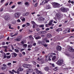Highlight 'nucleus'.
Masks as SVG:
<instances>
[{
    "label": "nucleus",
    "instance_id": "obj_1",
    "mask_svg": "<svg viewBox=\"0 0 74 74\" xmlns=\"http://www.w3.org/2000/svg\"><path fill=\"white\" fill-rule=\"evenodd\" d=\"M21 12H16L14 16L15 18H19V16H21Z\"/></svg>",
    "mask_w": 74,
    "mask_h": 74
},
{
    "label": "nucleus",
    "instance_id": "obj_2",
    "mask_svg": "<svg viewBox=\"0 0 74 74\" xmlns=\"http://www.w3.org/2000/svg\"><path fill=\"white\" fill-rule=\"evenodd\" d=\"M53 7L54 8H57V7H60V4L56 3L55 2L53 4Z\"/></svg>",
    "mask_w": 74,
    "mask_h": 74
},
{
    "label": "nucleus",
    "instance_id": "obj_3",
    "mask_svg": "<svg viewBox=\"0 0 74 74\" xmlns=\"http://www.w3.org/2000/svg\"><path fill=\"white\" fill-rule=\"evenodd\" d=\"M5 19L6 21H9L11 19V16L8 15L5 17Z\"/></svg>",
    "mask_w": 74,
    "mask_h": 74
},
{
    "label": "nucleus",
    "instance_id": "obj_4",
    "mask_svg": "<svg viewBox=\"0 0 74 74\" xmlns=\"http://www.w3.org/2000/svg\"><path fill=\"white\" fill-rule=\"evenodd\" d=\"M67 10H69V9H65L64 8H61V10L63 12H66Z\"/></svg>",
    "mask_w": 74,
    "mask_h": 74
},
{
    "label": "nucleus",
    "instance_id": "obj_5",
    "mask_svg": "<svg viewBox=\"0 0 74 74\" xmlns=\"http://www.w3.org/2000/svg\"><path fill=\"white\" fill-rule=\"evenodd\" d=\"M69 51L70 52H74V49H73V47H70L69 48Z\"/></svg>",
    "mask_w": 74,
    "mask_h": 74
},
{
    "label": "nucleus",
    "instance_id": "obj_6",
    "mask_svg": "<svg viewBox=\"0 0 74 74\" xmlns=\"http://www.w3.org/2000/svg\"><path fill=\"white\" fill-rule=\"evenodd\" d=\"M30 14V13L29 12H27L25 13H24L23 14V15L24 16H28Z\"/></svg>",
    "mask_w": 74,
    "mask_h": 74
},
{
    "label": "nucleus",
    "instance_id": "obj_7",
    "mask_svg": "<svg viewBox=\"0 0 74 74\" xmlns=\"http://www.w3.org/2000/svg\"><path fill=\"white\" fill-rule=\"evenodd\" d=\"M23 69L21 68H19L17 70V74H19V72L20 71H23Z\"/></svg>",
    "mask_w": 74,
    "mask_h": 74
},
{
    "label": "nucleus",
    "instance_id": "obj_8",
    "mask_svg": "<svg viewBox=\"0 0 74 74\" xmlns=\"http://www.w3.org/2000/svg\"><path fill=\"white\" fill-rule=\"evenodd\" d=\"M17 56V54L16 53H12V57H13V58H15V57H16V56Z\"/></svg>",
    "mask_w": 74,
    "mask_h": 74
},
{
    "label": "nucleus",
    "instance_id": "obj_9",
    "mask_svg": "<svg viewBox=\"0 0 74 74\" xmlns=\"http://www.w3.org/2000/svg\"><path fill=\"white\" fill-rule=\"evenodd\" d=\"M20 19L21 20L22 22H25V20L26 19V18H25V17H21Z\"/></svg>",
    "mask_w": 74,
    "mask_h": 74
},
{
    "label": "nucleus",
    "instance_id": "obj_10",
    "mask_svg": "<svg viewBox=\"0 0 74 74\" xmlns=\"http://www.w3.org/2000/svg\"><path fill=\"white\" fill-rule=\"evenodd\" d=\"M58 64H62L63 63V61L62 60H58Z\"/></svg>",
    "mask_w": 74,
    "mask_h": 74
},
{
    "label": "nucleus",
    "instance_id": "obj_11",
    "mask_svg": "<svg viewBox=\"0 0 74 74\" xmlns=\"http://www.w3.org/2000/svg\"><path fill=\"white\" fill-rule=\"evenodd\" d=\"M56 49L58 51H60L62 49V47L60 46H58L56 47Z\"/></svg>",
    "mask_w": 74,
    "mask_h": 74
},
{
    "label": "nucleus",
    "instance_id": "obj_12",
    "mask_svg": "<svg viewBox=\"0 0 74 74\" xmlns=\"http://www.w3.org/2000/svg\"><path fill=\"white\" fill-rule=\"evenodd\" d=\"M46 3H47L46 1L45 0L43 1L42 3H40V5H44Z\"/></svg>",
    "mask_w": 74,
    "mask_h": 74
},
{
    "label": "nucleus",
    "instance_id": "obj_13",
    "mask_svg": "<svg viewBox=\"0 0 74 74\" xmlns=\"http://www.w3.org/2000/svg\"><path fill=\"white\" fill-rule=\"evenodd\" d=\"M27 72H28L29 73H32L33 72V69H31L27 70Z\"/></svg>",
    "mask_w": 74,
    "mask_h": 74
},
{
    "label": "nucleus",
    "instance_id": "obj_14",
    "mask_svg": "<svg viewBox=\"0 0 74 74\" xmlns=\"http://www.w3.org/2000/svg\"><path fill=\"white\" fill-rule=\"evenodd\" d=\"M36 72L37 74H39V73H40V74H41L42 72L41 71H40L38 70V69H36Z\"/></svg>",
    "mask_w": 74,
    "mask_h": 74
},
{
    "label": "nucleus",
    "instance_id": "obj_15",
    "mask_svg": "<svg viewBox=\"0 0 74 74\" xmlns=\"http://www.w3.org/2000/svg\"><path fill=\"white\" fill-rule=\"evenodd\" d=\"M56 32H60V31H62V29L61 28H58L56 30Z\"/></svg>",
    "mask_w": 74,
    "mask_h": 74
},
{
    "label": "nucleus",
    "instance_id": "obj_16",
    "mask_svg": "<svg viewBox=\"0 0 74 74\" xmlns=\"http://www.w3.org/2000/svg\"><path fill=\"white\" fill-rule=\"evenodd\" d=\"M53 22V20H51L49 22V23L48 24V25H49V26H51L52 24V22Z\"/></svg>",
    "mask_w": 74,
    "mask_h": 74
},
{
    "label": "nucleus",
    "instance_id": "obj_17",
    "mask_svg": "<svg viewBox=\"0 0 74 74\" xmlns=\"http://www.w3.org/2000/svg\"><path fill=\"white\" fill-rule=\"evenodd\" d=\"M45 70L46 71H48L49 70V67H48L46 66L45 68Z\"/></svg>",
    "mask_w": 74,
    "mask_h": 74
},
{
    "label": "nucleus",
    "instance_id": "obj_18",
    "mask_svg": "<svg viewBox=\"0 0 74 74\" xmlns=\"http://www.w3.org/2000/svg\"><path fill=\"white\" fill-rule=\"evenodd\" d=\"M38 27V25H37L36 24H34L33 27V28H37Z\"/></svg>",
    "mask_w": 74,
    "mask_h": 74
},
{
    "label": "nucleus",
    "instance_id": "obj_19",
    "mask_svg": "<svg viewBox=\"0 0 74 74\" xmlns=\"http://www.w3.org/2000/svg\"><path fill=\"white\" fill-rule=\"evenodd\" d=\"M48 56L50 58V57H51V58H52V57L53 56H52V54L50 53L48 55Z\"/></svg>",
    "mask_w": 74,
    "mask_h": 74
},
{
    "label": "nucleus",
    "instance_id": "obj_20",
    "mask_svg": "<svg viewBox=\"0 0 74 74\" xmlns=\"http://www.w3.org/2000/svg\"><path fill=\"white\" fill-rule=\"evenodd\" d=\"M47 37H49V38H50L51 37H52V35L50 34H47Z\"/></svg>",
    "mask_w": 74,
    "mask_h": 74
},
{
    "label": "nucleus",
    "instance_id": "obj_21",
    "mask_svg": "<svg viewBox=\"0 0 74 74\" xmlns=\"http://www.w3.org/2000/svg\"><path fill=\"white\" fill-rule=\"evenodd\" d=\"M45 8H46V9H50V8H50V7L49 6V5H47L46 6Z\"/></svg>",
    "mask_w": 74,
    "mask_h": 74
},
{
    "label": "nucleus",
    "instance_id": "obj_22",
    "mask_svg": "<svg viewBox=\"0 0 74 74\" xmlns=\"http://www.w3.org/2000/svg\"><path fill=\"white\" fill-rule=\"evenodd\" d=\"M25 5H27L28 6H29V5H30V4L29 3V2H25Z\"/></svg>",
    "mask_w": 74,
    "mask_h": 74
},
{
    "label": "nucleus",
    "instance_id": "obj_23",
    "mask_svg": "<svg viewBox=\"0 0 74 74\" xmlns=\"http://www.w3.org/2000/svg\"><path fill=\"white\" fill-rule=\"evenodd\" d=\"M41 37L39 36H38L37 37H36V38H35V39H36V40H38V39H40L41 38Z\"/></svg>",
    "mask_w": 74,
    "mask_h": 74
},
{
    "label": "nucleus",
    "instance_id": "obj_24",
    "mask_svg": "<svg viewBox=\"0 0 74 74\" xmlns=\"http://www.w3.org/2000/svg\"><path fill=\"white\" fill-rule=\"evenodd\" d=\"M9 28L10 29H14V28L11 27V25H10V24L9 25Z\"/></svg>",
    "mask_w": 74,
    "mask_h": 74
},
{
    "label": "nucleus",
    "instance_id": "obj_25",
    "mask_svg": "<svg viewBox=\"0 0 74 74\" xmlns=\"http://www.w3.org/2000/svg\"><path fill=\"white\" fill-rule=\"evenodd\" d=\"M31 67H32L31 65L27 64V68H31Z\"/></svg>",
    "mask_w": 74,
    "mask_h": 74
},
{
    "label": "nucleus",
    "instance_id": "obj_26",
    "mask_svg": "<svg viewBox=\"0 0 74 74\" xmlns=\"http://www.w3.org/2000/svg\"><path fill=\"white\" fill-rule=\"evenodd\" d=\"M56 56H54L52 58V60H54L55 59H56Z\"/></svg>",
    "mask_w": 74,
    "mask_h": 74
},
{
    "label": "nucleus",
    "instance_id": "obj_27",
    "mask_svg": "<svg viewBox=\"0 0 74 74\" xmlns=\"http://www.w3.org/2000/svg\"><path fill=\"white\" fill-rule=\"evenodd\" d=\"M50 64L51 66H52V67H55V64H53L50 63Z\"/></svg>",
    "mask_w": 74,
    "mask_h": 74
},
{
    "label": "nucleus",
    "instance_id": "obj_28",
    "mask_svg": "<svg viewBox=\"0 0 74 74\" xmlns=\"http://www.w3.org/2000/svg\"><path fill=\"white\" fill-rule=\"evenodd\" d=\"M27 64H25L23 65V67H24L27 68Z\"/></svg>",
    "mask_w": 74,
    "mask_h": 74
},
{
    "label": "nucleus",
    "instance_id": "obj_29",
    "mask_svg": "<svg viewBox=\"0 0 74 74\" xmlns=\"http://www.w3.org/2000/svg\"><path fill=\"white\" fill-rule=\"evenodd\" d=\"M21 38H17L16 39V40L17 41H21Z\"/></svg>",
    "mask_w": 74,
    "mask_h": 74
},
{
    "label": "nucleus",
    "instance_id": "obj_30",
    "mask_svg": "<svg viewBox=\"0 0 74 74\" xmlns=\"http://www.w3.org/2000/svg\"><path fill=\"white\" fill-rule=\"evenodd\" d=\"M6 58V54L5 53H3V59Z\"/></svg>",
    "mask_w": 74,
    "mask_h": 74
},
{
    "label": "nucleus",
    "instance_id": "obj_31",
    "mask_svg": "<svg viewBox=\"0 0 74 74\" xmlns=\"http://www.w3.org/2000/svg\"><path fill=\"white\" fill-rule=\"evenodd\" d=\"M58 36H56L55 38H54V40H58Z\"/></svg>",
    "mask_w": 74,
    "mask_h": 74
},
{
    "label": "nucleus",
    "instance_id": "obj_32",
    "mask_svg": "<svg viewBox=\"0 0 74 74\" xmlns=\"http://www.w3.org/2000/svg\"><path fill=\"white\" fill-rule=\"evenodd\" d=\"M32 47V45H29L28 46V48H31Z\"/></svg>",
    "mask_w": 74,
    "mask_h": 74
},
{
    "label": "nucleus",
    "instance_id": "obj_33",
    "mask_svg": "<svg viewBox=\"0 0 74 74\" xmlns=\"http://www.w3.org/2000/svg\"><path fill=\"white\" fill-rule=\"evenodd\" d=\"M14 51L16 52H19V50L16 49H14Z\"/></svg>",
    "mask_w": 74,
    "mask_h": 74
},
{
    "label": "nucleus",
    "instance_id": "obj_34",
    "mask_svg": "<svg viewBox=\"0 0 74 74\" xmlns=\"http://www.w3.org/2000/svg\"><path fill=\"white\" fill-rule=\"evenodd\" d=\"M47 33V32L45 31H42V33L43 34H44L45 33Z\"/></svg>",
    "mask_w": 74,
    "mask_h": 74
},
{
    "label": "nucleus",
    "instance_id": "obj_35",
    "mask_svg": "<svg viewBox=\"0 0 74 74\" xmlns=\"http://www.w3.org/2000/svg\"><path fill=\"white\" fill-rule=\"evenodd\" d=\"M32 25H34L35 24H36V23H35L33 21H32Z\"/></svg>",
    "mask_w": 74,
    "mask_h": 74
},
{
    "label": "nucleus",
    "instance_id": "obj_36",
    "mask_svg": "<svg viewBox=\"0 0 74 74\" xmlns=\"http://www.w3.org/2000/svg\"><path fill=\"white\" fill-rule=\"evenodd\" d=\"M44 25H40L39 27H44Z\"/></svg>",
    "mask_w": 74,
    "mask_h": 74
},
{
    "label": "nucleus",
    "instance_id": "obj_37",
    "mask_svg": "<svg viewBox=\"0 0 74 74\" xmlns=\"http://www.w3.org/2000/svg\"><path fill=\"white\" fill-rule=\"evenodd\" d=\"M49 57H48V58H46V59H45V61H48V60H49Z\"/></svg>",
    "mask_w": 74,
    "mask_h": 74
},
{
    "label": "nucleus",
    "instance_id": "obj_38",
    "mask_svg": "<svg viewBox=\"0 0 74 74\" xmlns=\"http://www.w3.org/2000/svg\"><path fill=\"white\" fill-rule=\"evenodd\" d=\"M12 24H15L16 23V21H13L12 22Z\"/></svg>",
    "mask_w": 74,
    "mask_h": 74
},
{
    "label": "nucleus",
    "instance_id": "obj_39",
    "mask_svg": "<svg viewBox=\"0 0 74 74\" xmlns=\"http://www.w3.org/2000/svg\"><path fill=\"white\" fill-rule=\"evenodd\" d=\"M58 68L57 67H56L54 69V71H57L58 70Z\"/></svg>",
    "mask_w": 74,
    "mask_h": 74
},
{
    "label": "nucleus",
    "instance_id": "obj_40",
    "mask_svg": "<svg viewBox=\"0 0 74 74\" xmlns=\"http://www.w3.org/2000/svg\"><path fill=\"white\" fill-rule=\"evenodd\" d=\"M15 5H13V6L11 7V8H12V9H13V8H15Z\"/></svg>",
    "mask_w": 74,
    "mask_h": 74
},
{
    "label": "nucleus",
    "instance_id": "obj_41",
    "mask_svg": "<svg viewBox=\"0 0 74 74\" xmlns=\"http://www.w3.org/2000/svg\"><path fill=\"white\" fill-rule=\"evenodd\" d=\"M42 32H40L38 33V35H40V34H42Z\"/></svg>",
    "mask_w": 74,
    "mask_h": 74
},
{
    "label": "nucleus",
    "instance_id": "obj_42",
    "mask_svg": "<svg viewBox=\"0 0 74 74\" xmlns=\"http://www.w3.org/2000/svg\"><path fill=\"white\" fill-rule=\"evenodd\" d=\"M38 44H41V41H38Z\"/></svg>",
    "mask_w": 74,
    "mask_h": 74
},
{
    "label": "nucleus",
    "instance_id": "obj_43",
    "mask_svg": "<svg viewBox=\"0 0 74 74\" xmlns=\"http://www.w3.org/2000/svg\"><path fill=\"white\" fill-rule=\"evenodd\" d=\"M5 69H6V67H2L1 68V69H2V70H5Z\"/></svg>",
    "mask_w": 74,
    "mask_h": 74
},
{
    "label": "nucleus",
    "instance_id": "obj_44",
    "mask_svg": "<svg viewBox=\"0 0 74 74\" xmlns=\"http://www.w3.org/2000/svg\"><path fill=\"white\" fill-rule=\"evenodd\" d=\"M7 58L8 59H9L10 58H11V55L7 56Z\"/></svg>",
    "mask_w": 74,
    "mask_h": 74
},
{
    "label": "nucleus",
    "instance_id": "obj_45",
    "mask_svg": "<svg viewBox=\"0 0 74 74\" xmlns=\"http://www.w3.org/2000/svg\"><path fill=\"white\" fill-rule=\"evenodd\" d=\"M22 53L23 55H26V53H25V52H22Z\"/></svg>",
    "mask_w": 74,
    "mask_h": 74
},
{
    "label": "nucleus",
    "instance_id": "obj_46",
    "mask_svg": "<svg viewBox=\"0 0 74 74\" xmlns=\"http://www.w3.org/2000/svg\"><path fill=\"white\" fill-rule=\"evenodd\" d=\"M10 65H11V63H8L7 64L8 66H10Z\"/></svg>",
    "mask_w": 74,
    "mask_h": 74
},
{
    "label": "nucleus",
    "instance_id": "obj_47",
    "mask_svg": "<svg viewBox=\"0 0 74 74\" xmlns=\"http://www.w3.org/2000/svg\"><path fill=\"white\" fill-rule=\"evenodd\" d=\"M19 57H21L22 56V54L21 53H20L19 54Z\"/></svg>",
    "mask_w": 74,
    "mask_h": 74
},
{
    "label": "nucleus",
    "instance_id": "obj_48",
    "mask_svg": "<svg viewBox=\"0 0 74 74\" xmlns=\"http://www.w3.org/2000/svg\"><path fill=\"white\" fill-rule=\"evenodd\" d=\"M24 50H25V49H22L20 51L21 52H22V51H23Z\"/></svg>",
    "mask_w": 74,
    "mask_h": 74
},
{
    "label": "nucleus",
    "instance_id": "obj_49",
    "mask_svg": "<svg viewBox=\"0 0 74 74\" xmlns=\"http://www.w3.org/2000/svg\"><path fill=\"white\" fill-rule=\"evenodd\" d=\"M23 45L24 47H25V48L27 47V44H24Z\"/></svg>",
    "mask_w": 74,
    "mask_h": 74
},
{
    "label": "nucleus",
    "instance_id": "obj_50",
    "mask_svg": "<svg viewBox=\"0 0 74 74\" xmlns=\"http://www.w3.org/2000/svg\"><path fill=\"white\" fill-rule=\"evenodd\" d=\"M50 0H45L46 3H48V1H49Z\"/></svg>",
    "mask_w": 74,
    "mask_h": 74
},
{
    "label": "nucleus",
    "instance_id": "obj_51",
    "mask_svg": "<svg viewBox=\"0 0 74 74\" xmlns=\"http://www.w3.org/2000/svg\"><path fill=\"white\" fill-rule=\"evenodd\" d=\"M17 22H21V20H20V19H18L17 21Z\"/></svg>",
    "mask_w": 74,
    "mask_h": 74
},
{
    "label": "nucleus",
    "instance_id": "obj_52",
    "mask_svg": "<svg viewBox=\"0 0 74 74\" xmlns=\"http://www.w3.org/2000/svg\"><path fill=\"white\" fill-rule=\"evenodd\" d=\"M3 48H5V49H6V48H7V46H3Z\"/></svg>",
    "mask_w": 74,
    "mask_h": 74
},
{
    "label": "nucleus",
    "instance_id": "obj_53",
    "mask_svg": "<svg viewBox=\"0 0 74 74\" xmlns=\"http://www.w3.org/2000/svg\"><path fill=\"white\" fill-rule=\"evenodd\" d=\"M18 35V33H16L14 35V36H16Z\"/></svg>",
    "mask_w": 74,
    "mask_h": 74
},
{
    "label": "nucleus",
    "instance_id": "obj_54",
    "mask_svg": "<svg viewBox=\"0 0 74 74\" xmlns=\"http://www.w3.org/2000/svg\"><path fill=\"white\" fill-rule=\"evenodd\" d=\"M26 24L27 25V26H30V23H26Z\"/></svg>",
    "mask_w": 74,
    "mask_h": 74
},
{
    "label": "nucleus",
    "instance_id": "obj_55",
    "mask_svg": "<svg viewBox=\"0 0 74 74\" xmlns=\"http://www.w3.org/2000/svg\"><path fill=\"white\" fill-rule=\"evenodd\" d=\"M32 63L34 64H36V62H33Z\"/></svg>",
    "mask_w": 74,
    "mask_h": 74
},
{
    "label": "nucleus",
    "instance_id": "obj_56",
    "mask_svg": "<svg viewBox=\"0 0 74 74\" xmlns=\"http://www.w3.org/2000/svg\"><path fill=\"white\" fill-rule=\"evenodd\" d=\"M3 11V8H2L0 10V12H2Z\"/></svg>",
    "mask_w": 74,
    "mask_h": 74
},
{
    "label": "nucleus",
    "instance_id": "obj_57",
    "mask_svg": "<svg viewBox=\"0 0 74 74\" xmlns=\"http://www.w3.org/2000/svg\"><path fill=\"white\" fill-rule=\"evenodd\" d=\"M6 55H10V53H6Z\"/></svg>",
    "mask_w": 74,
    "mask_h": 74
},
{
    "label": "nucleus",
    "instance_id": "obj_58",
    "mask_svg": "<svg viewBox=\"0 0 74 74\" xmlns=\"http://www.w3.org/2000/svg\"><path fill=\"white\" fill-rule=\"evenodd\" d=\"M46 42H49V41L48 40H46Z\"/></svg>",
    "mask_w": 74,
    "mask_h": 74
},
{
    "label": "nucleus",
    "instance_id": "obj_59",
    "mask_svg": "<svg viewBox=\"0 0 74 74\" xmlns=\"http://www.w3.org/2000/svg\"><path fill=\"white\" fill-rule=\"evenodd\" d=\"M18 4H21V2H18Z\"/></svg>",
    "mask_w": 74,
    "mask_h": 74
},
{
    "label": "nucleus",
    "instance_id": "obj_60",
    "mask_svg": "<svg viewBox=\"0 0 74 74\" xmlns=\"http://www.w3.org/2000/svg\"><path fill=\"white\" fill-rule=\"evenodd\" d=\"M2 45H5V42H3L2 43Z\"/></svg>",
    "mask_w": 74,
    "mask_h": 74
},
{
    "label": "nucleus",
    "instance_id": "obj_61",
    "mask_svg": "<svg viewBox=\"0 0 74 74\" xmlns=\"http://www.w3.org/2000/svg\"><path fill=\"white\" fill-rule=\"evenodd\" d=\"M37 4H38V3H36L35 4V7H37Z\"/></svg>",
    "mask_w": 74,
    "mask_h": 74
},
{
    "label": "nucleus",
    "instance_id": "obj_62",
    "mask_svg": "<svg viewBox=\"0 0 74 74\" xmlns=\"http://www.w3.org/2000/svg\"><path fill=\"white\" fill-rule=\"evenodd\" d=\"M8 51H9V52H12L13 51L12 50L10 49V50H8Z\"/></svg>",
    "mask_w": 74,
    "mask_h": 74
},
{
    "label": "nucleus",
    "instance_id": "obj_63",
    "mask_svg": "<svg viewBox=\"0 0 74 74\" xmlns=\"http://www.w3.org/2000/svg\"><path fill=\"white\" fill-rule=\"evenodd\" d=\"M17 62H16V61H13V63H16Z\"/></svg>",
    "mask_w": 74,
    "mask_h": 74
},
{
    "label": "nucleus",
    "instance_id": "obj_64",
    "mask_svg": "<svg viewBox=\"0 0 74 74\" xmlns=\"http://www.w3.org/2000/svg\"><path fill=\"white\" fill-rule=\"evenodd\" d=\"M3 66L4 67H6V66H7V65H6L5 64H3Z\"/></svg>",
    "mask_w": 74,
    "mask_h": 74
}]
</instances>
